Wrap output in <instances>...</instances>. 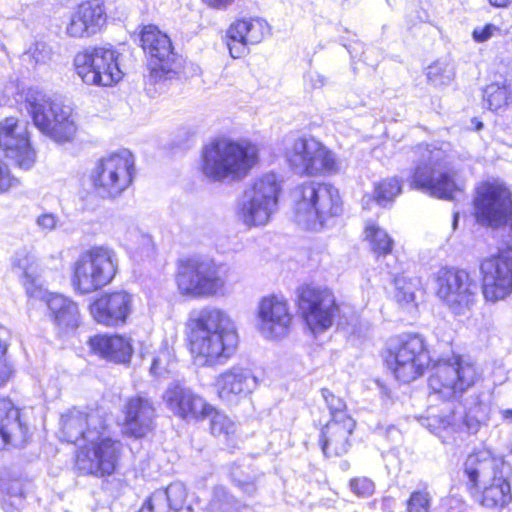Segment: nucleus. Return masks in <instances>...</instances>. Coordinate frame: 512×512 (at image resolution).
<instances>
[{"label":"nucleus","mask_w":512,"mask_h":512,"mask_svg":"<svg viewBox=\"0 0 512 512\" xmlns=\"http://www.w3.org/2000/svg\"><path fill=\"white\" fill-rule=\"evenodd\" d=\"M95 418L93 411L70 412L62 421V431L67 442H84L76 449L73 457V469L77 475L108 479L121 469L123 443L120 439L103 433L89 439Z\"/></svg>","instance_id":"nucleus-1"},{"label":"nucleus","mask_w":512,"mask_h":512,"mask_svg":"<svg viewBox=\"0 0 512 512\" xmlns=\"http://www.w3.org/2000/svg\"><path fill=\"white\" fill-rule=\"evenodd\" d=\"M185 328L186 347L203 365L222 364L237 350L239 335L235 322L223 309L206 307L194 311Z\"/></svg>","instance_id":"nucleus-2"},{"label":"nucleus","mask_w":512,"mask_h":512,"mask_svg":"<svg viewBox=\"0 0 512 512\" xmlns=\"http://www.w3.org/2000/svg\"><path fill=\"white\" fill-rule=\"evenodd\" d=\"M260 162L259 145L249 139L213 138L202 148L199 172L213 182L244 179Z\"/></svg>","instance_id":"nucleus-3"},{"label":"nucleus","mask_w":512,"mask_h":512,"mask_svg":"<svg viewBox=\"0 0 512 512\" xmlns=\"http://www.w3.org/2000/svg\"><path fill=\"white\" fill-rule=\"evenodd\" d=\"M339 190L330 183L305 181L293 190V212L307 231H319L342 213Z\"/></svg>","instance_id":"nucleus-4"},{"label":"nucleus","mask_w":512,"mask_h":512,"mask_svg":"<svg viewBox=\"0 0 512 512\" xmlns=\"http://www.w3.org/2000/svg\"><path fill=\"white\" fill-rule=\"evenodd\" d=\"M230 268L212 259L188 256L178 259L174 282L187 299H204L223 293Z\"/></svg>","instance_id":"nucleus-5"},{"label":"nucleus","mask_w":512,"mask_h":512,"mask_svg":"<svg viewBox=\"0 0 512 512\" xmlns=\"http://www.w3.org/2000/svg\"><path fill=\"white\" fill-rule=\"evenodd\" d=\"M119 271L116 253L95 245L84 250L71 265L70 284L78 295H89L112 284Z\"/></svg>","instance_id":"nucleus-6"},{"label":"nucleus","mask_w":512,"mask_h":512,"mask_svg":"<svg viewBox=\"0 0 512 512\" xmlns=\"http://www.w3.org/2000/svg\"><path fill=\"white\" fill-rule=\"evenodd\" d=\"M383 362L394 379L409 384L421 378L431 366V355L424 337L410 332L386 348Z\"/></svg>","instance_id":"nucleus-7"},{"label":"nucleus","mask_w":512,"mask_h":512,"mask_svg":"<svg viewBox=\"0 0 512 512\" xmlns=\"http://www.w3.org/2000/svg\"><path fill=\"white\" fill-rule=\"evenodd\" d=\"M295 306L304 326L313 334L330 329L341 312L334 290L314 282L297 286Z\"/></svg>","instance_id":"nucleus-8"},{"label":"nucleus","mask_w":512,"mask_h":512,"mask_svg":"<svg viewBox=\"0 0 512 512\" xmlns=\"http://www.w3.org/2000/svg\"><path fill=\"white\" fill-rule=\"evenodd\" d=\"M437 148L427 143L418 144L415 152L419 158L408 179L409 186L430 196L452 200L461 187L455 179V172L447 169L435 155Z\"/></svg>","instance_id":"nucleus-9"},{"label":"nucleus","mask_w":512,"mask_h":512,"mask_svg":"<svg viewBox=\"0 0 512 512\" xmlns=\"http://www.w3.org/2000/svg\"><path fill=\"white\" fill-rule=\"evenodd\" d=\"M434 295L454 316H468L477 304V283L457 266H442L433 275Z\"/></svg>","instance_id":"nucleus-10"},{"label":"nucleus","mask_w":512,"mask_h":512,"mask_svg":"<svg viewBox=\"0 0 512 512\" xmlns=\"http://www.w3.org/2000/svg\"><path fill=\"white\" fill-rule=\"evenodd\" d=\"M139 47L142 49L153 81L176 77L185 67L181 55L175 51L169 34L156 24H143L138 32Z\"/></svg>","instance_id":"nucleus-11"},{"label":"nucleus","mask_w":512,"mask_h":512,"mask_svg":"<svg viewBox=\"0 0 512 512\" xmlns=\"http://www.w3.org/2000/svg\"><path fill=\"white\" fill-rule=\"evenodd\" d=\"M136 176L133 154L119 150L100 157L94 164L89 182L92 190L106 199H116L129 189Z\"/></svg>","instance_id":"nucleus-12"},{"label":"nucleus","mask_w":512,"mask_h":512,"mask_svg":"<svg viewBox=\"0 0 512 512\" xmlns=\"http://www.w3.org/2000/svg\"><path fill=\"white\" fill-rule=\"evenodd\" d=\"M477 223L494 229L508 226L512 232V191L499 179L479 182L472 200Z\"/></svg>","instance_id":"nucleus-13"},{"label":"nucleus","mask_w":512,"mask_h":512,"mask_svg":"<svg viewBox=\"0 0 512 512\" xmlns=\"http://www.w3.org/2000/svg\"><path fill=\"white\" fill-rule=\"evenodd\" d=\"M479 378L480 372L474 362L463 355L453 354L433 365L428 386L433 393L444 398H456L473 387Z\"/></svg>","instance_id":"nucleus-14"},{"label":"nucleus","mask_w":512,"mask_h":512,"mask_svg":"<svg viewBox=\"0 0 512 512\" xmlns=\"http://www.w3.org/2000/svg\"><path fill=\"white\" fill-rule=\"evenodd\" d=\"M289 166L299 169L302 175L315 177L336 174L339 161L322 142L313 137H298L284 151Z\"/></svg>","instance_id":"nucleus-15"},{"label":"nucleus","mask_w":512,"mask_h":512,"mask_svg":"<svg viewBox=\"0 0 512 512\" xmlns=\"http://www.w3.org/2000/svg\"><path fill=\"white\" fill-rule=\"evenodd\" d=\"M0 151L14 168L21 171H30L38 163V150L28 123L15 116L0 121Z\"/></svg>","instance_id":"nucleus-16"},{"label":"nucleus","mask_w":512,"mask_h":512,"mask_svg":"<svg viewBox=\"0 0 512 512\" xmlns=\"http://www.w3.org/2000/svg\"><path fill=\"white\" fill-rule=\"evenodd\" d=\"M74 69L84 83L100 87H112L123 77L117 52L106 46L78 52L74 58Z\"/></svg>","instance_id":"nucleus-17"},{"label":"nucleus","mask_w":512,"mask_h":512,"mask_svg":"<svg viewBox=\"0 0 512 512\" xmlns=\"http://www.w3.org/2000/svg\"><path fill=\"white\" fill-rule=\"evenodd\" d=\"M481 290L487 302L496 303L512 295V242L483 258L479 264Z\"/></svg>","instance_id":"nucleus-18"},{"label":"nucleus","mask_w":512,"mask_h":512,"mask_svg":"<svg viewBox=\"0 0 512 512\" xmlns=\"http://www.w3.org/2000/svg\"><path fill=\"white\" fill-rule=\"evenodd\" d=\"M282 180L274 173H266L253 181L245 192L247 201L240 206V215L249 226L265 224L278 203Z\"/></svg>","instance_id":"nucleus-19"},{"label":"nucleus","mask_w":512,"mask_h":512,"mask_svg":"<svg viewBox=\"0 0 512 512\" xmlns=\"http://www.w3.org/2000/svg\"><path fill=\"white\" fill-rule=\"evenodd\" d=\"M91 318L104 327H121L135 310L134 295L125 289H112L98 294L89 304Z\"/></svg>","instance_id":"nucleus-20"},{"label":"nucleus","mask_w":512,"mask_h":512,"mask_svg":"<svg viewBox=\"0 0 512 512\" xmlns=\"http://www.w3.org/2000/svg\"><path fill=\"white\" fill-rule=\"evenodd\" d=\"M30 113L34 124L41 132L56 142L72 141L78 125L71 111L49 100L32 102Z\"/></svg>","instance_id":"nucleus-21"},{"label":"nucleus","mask_w":512,"mask_h":512,"mask_svg":"<svg viewBox=\"0 0 512 512\" xmlns=\"http://www.w3.org/2000/svg\"><path fill=\"white\" fill-rule=\"evenodd\" d=\"M270 34L269 24L260 17H238L226 29L224 42L233 59L246 57L250 46L261 43Z\"/></svg>","instance_id":"nucleus-22"},{"label":"nucleus","mask_w":512,"mask_h":512,"mask_svg":"<svg viewBox=\"0 0 512 512\" xmlns=\"http://www.w3.org/2000/svg\"><path fill=\"white\" fill-rule=\"evenodd\" d=\"M121 412L123 436L141 440L154 433L157 411L150 397L142 394L127 397Z\"/></svg>","instance_id":"nucleus-23"},{"label":"nucleus","mask_w":512,"mask_h":512,"mask_svg":"<svg viewBox=\"0 0 512 512\" xmlns=\"http://www.w3.org/2000/svg\"><path fill=\"white\" fill-rule=\"evenodd\" d=\"M257 318L260 330L272 339L288 335L294 323L288 299L279 294H268L260 298Z\"/></svg>","instance_id":"nucleus-24"},{"label":"nucleus","mask_w":512,"mask_h":512,"mask_svg":"<svg viewBox=\"0 0 512 512\" xmlns=\"http://www.w3.org/2000/svg\"><path fill=\"white\" fill-rule=\"evenodd\" d=\"M30 437L23 408L10 396L0 395V451L24 446Z\"/></svg>","instance_id":"nucleus-25"},{"label":"nucleus","mask_w":512,"mask_h":512,"mask_svg":"<svg viewBox=\"0 0 512 512\" xmlns=\"http://www.w3.org/2000/svg\"><path fill=\"white\" fill-rule=\"evenodd\" d=\"M89 352L107 362L127 366L134 354L133 340L120 333H97L87 340Z\"/></svg>","instance_id":"nucleus-26"},{"label":"nucleus","mask_w":512,"mask_h":512,"mask_svg":"<svg viewBox=\"0 0 512 512\" xmlns=\"http://www.w3.org/2000/svg\"><path fill=\"white\" fill-rule=\"evenodd\" d=\"M107 23V14L102 0H84L73 10L66 26L71 38H85L102 30Z\"/></svg>","instance_id":"nucleus-27"},{"label":"nucleus","mask_w":512,"mask_h":512,"mask_svg":"<svg viewBox=\"0 0 512 512\" xmlns=\"http://www.w3.org/2000/svg\"><path fill=\"white\" fill-rule=\"evenodd\" d=\"M356 428L353 417L329 419L320 428L319 446L327 458L340 457L352 447V435Z\"/></svg>","instance_id":"nucleus-28"},{"label":"nucleus","mask_w":512,"mask_h":512,"mask_svg":"<svg viewBox=\"0 0 512 512\" xmlns=\"http://www.w3.org/2000/svg\"><path fill=\"white\" fill-rule=\"evenodd\" d=\"M165 401L175 415L186 421H202L213 411V405L181 385L170 387L166 391Z\"/></svg>","instance_id":"nucleus-29"},{"label":"nucleus","mask_w":512,"mask_h":512,"mask_svg":"<svg viewBox=\"0 0 512 512\" xmlns=\"http://www.w3.org/2000/svg\"><path fill=\"white\" fill-rule=\"evenodd\" d=\"M256 386V378L247 368L231 367L220 373L214 388L223 401H238L252 393Z\"/></svg>","instance_id":"nucleus-30"},{"label":"nucleus","mask_w":512,"mask_h":512,"mask_svg":"<svg viewBox=\"0 0 512 512\" xmlns=\"http://www.w3.org/2000/svg\"><path fill=\"white\" fill-rule=\"evenodd\" d=\"M47 316L61 333L77 329L81 324L79 305L72 298L59 293L43 296Z\"/></svg>","instance_id":"nucleus-31"},{"label":"nucleus","mask_w":512,"mask_h":512,"mask_svg":"<svg viewBox=\"0 0 512 512\" xmlns=\"http://www.w3.org/2000/svg\"><path fill=\"white\" fill-rule=\"evenodd\" d=\"M188 491L184 484L172 482L151 492L137 512H179L186 505Z\"/></svg>","instance_id":"nucleus-32"},{"label":"nucleus","mask_w":512,"mask_h":512,"mask_svg":"<svg viewBox=\"0 0 512 512\" xmlns=\"http://www.w3.org/2000/svg\"><path fill=\"white\" fill-rule=\"evenodd\" d=\"M497 463L486 451H474L468 454L463 464V473L466 477V489L474 496L480 488V479L491 477L497 471Z\"/></svg>","instance_id":"nucleus-33"},{"label":"nucleus","mask_w":512,"mask_h":512,"mask_svg":"<svg viewBox=\"0 0 512 512\" xmlns=\"http://www.w3.org/2000/svg\"><path fill=\"white\" fill-rule=\"evenodd\" d=\"M473 497L482 507L502 509L512 501L511 486L507 478L497 470L490 477L489 483Z\"/></svg>","instance_id":"nucleus-34"},{"label":"nucleus","mask_w":512,"mask_h":512,"mask_svg":"<svg viewBox=\"0 0 512 512\" xmlns=\"http://www.w3.org/2000/svg\"><path fill=\"white\" fill-rule=\"evenodd\" d=\"M209 418V432L222 443L224 448L233 453L238 448L239 432L237 424L225 413L213 406Z\"/></svg>","instance_id":"nucleus-35"},{"label":"nucleus","mask_w":512,"mask_h":512,"mask_svg":"<svg viewBox=\"0 0 512 512\" xmlns=\"http://www.w3.org/2000/svg\"><path fill=\"white\" fill-rule=\"evenodd\" d=\"M29 492L28 481L21 478L9 479L1 490V508L5 512H16L24 507Z\"/></svg>","instance_id":"nucleus-36"},{"label":"nucleus","mask_w":512,"mask_h":512,"mask_svg":"<svg viewBox=\"0 0 512 512\" xmlns=\"http://www.w3.org/2000/svg\"><path fill=\"white\" fill-rule=\"evenodd\" d=\"M364 239L369 243L376 258H385L393 252V238L374 222H368L364 226Z\"/></svg>","instance_id":"nucleus-37"},{"label":"nucleus","mask_w":512,"mask_h":512,"mask_svg":"<svg viewBox=\"0 0 512 512\" xmlns=\"http://www.w3.org/2000/svg\"><path fill=\"white\" fill-rule=\"evenodd\" d=\"M511 91L509 86L499 83L488 84L483 93V100L491 111H498L508 106L510 102Z\"/></svg>","instance_id":"nucleus-38"},{"label":"nucleus","mask_w":512,"mask_h":512,"mask_svg":"<svg viewBox=\"0 0 512 512\" xmlns=\"http://www.w3.org/2000/svg\"><path fill=\"white\" fill-rule=\"evenodd\" d=\"M401 191L402 183L399 178H383L374 186V198L380 204L389 203L394 201Z\"/></svg>","instance_id":"nucleus-39"},{"label":"nucleus","mask_w":512,"mask_h":512,"mask_svg":"<svg viewBox=\"0 0 512 512\" xmlns=\"http://www.w3.org/2000/svg\"><path fill=\"white\" fill-rule=\"evenodd\" d=\"M433 498L427 486L410 492L405 501V512H431Z\"/></svg>","instance_id":"nucleus-40"},{"label":"nucleus","mask_w":512,"mask_h":512,"mask_svg":"<svg viewBox=\"0 0 512 512\" xmlns=\"http://www.w3.org/2000/svg\"><path fill=\"white\" fill-rule=\"evenodd\" d=\"M321 395L329 410V419H342L344 417H352L348 412V407L345 400L337 395L329 388H322Z\"/></svg>","instance_id":"nucleus-41"},{"label":"nucleus","mask_w":512,"mask_h":512,"mask_svg":"<svg viewBox=\"0 0 512 512\" xmlns=\"http://www.w3.org/2000/svg\"><path fill=\"white\" fill-rule=\"evenodd\" d=\"M348 487L354 496L361 499L373 496L376 490L374 481L367 476L352 477L348 482Z\"/></svg>","instance_id":"nucleus-42"},{"label":"nucleus","mask_w":512,"mask_h":512,"mask_svg":"<svg viewBox=\"0 0 512 512\" xmlns=\"http://www.w3.org/2000/svg\"><path fill=\"white\" fill-rule=\"evenodd\" d=\"M19 183V179L11 173L8 165L0 159V195L8 193Z\"/></svg>","instance_id":"nucleus-43"},{"label":"nucleus","mask_w":512,"mask_h":512,"mask_svg":"<svg viewBox=\"0 0 512 512\" xmlns=\"http://www.w3.org/2000/svg\"><path fill=\"white\" fill-rule=\"evenodd\" d=\"M437 425H433V432L439 437H445L455 431V423L448 417H437Z\"/></svg>","instance_id":"nucleus-44"},{"label":"nucleus","mask_w":512,"mask_h":512,"mask_svg":"<svg viewBox=\"0 0 512 512\" xmlns=\"http://www.w3.org/2000/svg\"><path fill=\"white\" fill-rule=\"evenodd\" d=\"M498 30V27L495 25L488 23L484 25L483 27H476L472 31V37L475 42L477 43H483L487 41L489 38L492 37L495 31Z\"/></svg>","instance_id":"nucleus-45"},{"label":"nucleus","mask_w":512,"mask_h":512,"mask_svg":"<svg viewBox=\"0 0 512 512\" xmlns=\"http://www.w3.org/2000/svg\"><path fill=\"white\" fill-rule=\"evenodd\" d=\"M399 283H400V280L396 279L395 280L396 290H397L396 297H397L398 301L406 302V303L414 301L415 295H414L413 290L411 288H409L408 290H404L403 287L399 286Z\"/></svg>","instance_id":"nucleus-46"},{"label":"nucleus","mask_w":512,"mask_h":512,"mask_svg":"<svg viewBox=\"0 0 512 512\" xmlns=\"http://www.w3.org/2000/svg\"><path fill=\"white\" fill-rule=\"evenodd\" d=\"M208 8L214 10H227L236 0H201Z\"/></svg>","instance_id":"nucleus-47"},{"label":"nucleus","mask_w":512,"mask_h":512,"mask_svg":"<svg viewBox=\"0 0 512 512\" xmlns=\"http://www.w3.org/2000/svg\"><path fill=\"white\" fill-rule=\"evenodd\" d=\"M56 218L51 214H42L38 217L37 223L44 229H53L56 226Z\"/></svg>","instance_id":"nucleus-48"},{"label":"nucleus","mask_w":512,"mask_h":512,"mask_svg":"<svg viewBox=\"0 0 512 512\" xmlns=\"http://www.w3.org/2000/svg\"><path fill=\"white\" fill-rule=\"evenodd\" d=\"M488 3L494 7L499 9H505L512 5V0H487Z\"/></svg>","instance_id":"nucleus-49"},{"label":"nucleus","mask_w":512,"mask_h":512,"mask_svg":"<svg viewBox=\"0 0 512 512\" xmlns=\"http://www.w3.org/2000/svg\"><path fill=\"white\" fill-rule=\"evenodd\" d=\"M159 368V359H154L151 366H150V370L156 374L157 373V370Z\"/></svg>","instance_id":"nucleus-50"},{"label":"nucleus","mask_w":512,"mask_h":512,"mask_svg":"<svg viewBox=\"0 0 512 512\" xmlns=\"http://www.w3.org/2000/svg\"><path fill=\"white\" fill-rule=\"evenodd\" d=\"M8 378H9L8 373H6V372L0 373V387L3 386L7 382Z\"/></svg>","instance_id":"nucleus-51"},{"label":"nucleus","mask_w":512,"mask_h":512,"mask_svg":"<svg viewBox=\"0 0 512 512\" xmlns=\"http://www.w3.org/2000/svg\"><path fill=\"white\" fill-rule=\"evenodd\" d=\"M473 123L476 130H481L483 128V123L481 121L474 119Z\"/></svg>","instance_id":"nucleus-52"},{"label":"nucleus","mask_w":512,"mask_h":512,"mask_svg":"<svg viewBox=\"0 0 512 512\" xmlns=\"http://www.w3.org/2000/svg\"><path fill=\"white\" fill-rule=\"evenodd\" d=\"M6 344H4L1 340H0V357H2L5 353H6Z\"/></svg>","instance_id":"nucleus-53"},{"label":"nucleus","mask_w":512,"mask_h":512,"mask_svg":"<svg viewBox=\"0 0 512 512\" xmlns=\"http://www.w3.org/2000/svg\"><path fill=\"white\" fill-rule=\"evenodd\" d=\"M505 416H510V417H512V410H506V411H505Z\"/></svg>","instance_id":"nucleus-54"}]
</instances>
